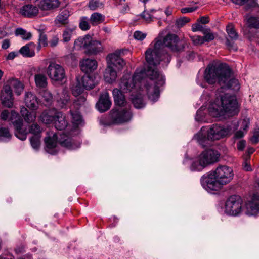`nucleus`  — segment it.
<instances>
[{
  "instance_id": "obj_1",
  "label": "nucleus",
  "mask_w": 259,
  "mask_h": 259,
  "mask_svg": "<svg viewBox=\"0 0 259 259\" xmlns=\"http://www.w3.org/2000/svg\"><path fill=\"white\" fill-rule=\"evenodd\" d=\"M163 32L160 33L158 37L155 39L153 48H149L145 52L146 60L148 64V67H151L152 69L157 70L155 66L159 64L160 61L165 60L169 62L170 57L164 50L167 47L173 52H178L182 51L184 48V44L179 42V38L175 34L169 33L161 40V35Z\"/></svg>"
},
{
  "instance_id": "obj_2",
  "label": "nucleus",
  "mask_w": 259,
  "mask_h": 259,
  "mask_svg": "<svg viewBox=\"0 0 259 259\" xmlns=\"http://www.w3.org/2000/svg\"><path fill=\"white\" fill-rule=\"evenodd\" d=\"M149 80L144 82L143 87H140L141 92H138L131 96V100L134 107L136 108H141L144 107L145 104L141 94H146L148 98L153 102H155L159 98L160 94L159 88L165 83L164 76L158 70L152 69L151 67H147L146 72Z\"/></svg>"
},
{
  "instance_id": "obj_3",
  "label": "nucleus",
  "mask_w": 259,
  "mask_h": 259,
  "mask_svg": "<svg viewBox=\"0 0 259 259\" xmlns=\"http://www.w3.org/2000/svg\"><path fill=\"white\" fill-rule=\"evenodd\" d=\"M232 168L220 165L215 170L203 175L201 179L202 187L207 191H218L222 186L229 183L233 179Z\"/></svg>"
},
{
  "instance_id": "obj_4",
  "label": "nucleus",
  "mask_w": 259,
  "mask_h": 259,
  "mask_svg": "<svg viewBox=\"0 0 259 259\" xmlns=\"http://www.w3.org/2000/svg\"><path fill=\"white\" fill-rule=\"evenodd\" d=\"M231 73L228 66L215 67L209 65L205 70L204 77L209 84L218 82L221 89L232 88L238 90L239 89L238 81L231 77Z\"/></svg>"
},
{
  "instance_id": "obj_5",
  "label": "nucleus",
  "mask_w": 259,
  "mask_h": 259,
  "mask_svg": "<svg viewBox=\"0 0 259 259\" xmlns=\"http://www.w3.org/2000/svg\"><path fill=\"white\" fill-rule=\"evenodd\" d=\"M209 114L214 117L227 115L232 116L238 112L236 97L229 94L218 91L217 97L208 107Z\"/></svg>"
},
{
  "instance_id": "obj_6",
  "label": "nucleus",
  "mask_w": 259,
  "mask_h": 259,
  "mask_svg": "<svg viewBox=\"0 0 259 259\" xmlns=\"http://www.w3.org/2000/svg\"><path fill=\"white\" fill-rule=\"evenodd\" d=\"M238 125H235L233 127L231 125L225 127L218 124H213L208 129L202 127L194 138L199 144L205 147L210 145L209 141L218 140L225 136L230 135L236 130Z\"/></svg>"
},
{
  "instance_id": "obj_7",
  "label": "nucleus",
  "mask_w": 259,
  "mask_h": 259,
  "mask_svg": "<svg viewBox=\"0 0 259 259\" xmlns=\"http://www.w3.org/2000/svg\"><path fill=\"white\" fill-rule=\"evenodd\" d=\"M113 96L116 107L110 112L112 122L119 124L130 121L132 118L130 105L126 102L122 91L114 89Z\"/></svg>"
},
{
  "instance_id": "obj_8",
  "label": "nucleus",
  "mask_w": 259,
  "mask_h": 259,
  "mask_svg": "<svg viewBox=\"0 0 259 259\" xmlns=\"http://www.w3.org/2000/svg\"><path fill=\"white\" fill-rule=\"evenodd\" d=\"M107 62L108 66L105 69L104 77L107 82L111 83L117 77V71H121L125 66V62L117 53L108 55Z\"/></svg>"
},
{
  "instance_id": "obj_9",
  "label": "nucleus",
  "mask_w": 259,
  "mask_h": 259,
  "mask_svg": "<svg viewBox=\"0 0 259 259\" xmlns=\"http://www.w3.org/2000/svg\"><path fill=\"white\" fill-rule=\"evenodd\" d=\"M147 71V69L140 71L137 70L133 76L130 74L124 75L119 83L120 90L124 93H131V96H133V94L138 92L137 87L139 84L146 82V80H143V77L144 74L146 75Z\"/></svg>"
},
{
  "instance_id": "obj_10",
  "label": "nucleus",
  "mask_w": 259,
  "mask_h": 259,
  "mask_svg": "<svg viewBox=\"0 0 259 259\" xmlns=\"http://www.w3.org/2000/svg\"><path fill=\"white\" fill-rule=\"evenodd\" d=\"M74 46L78 49L83 48L85 53L89 55H97L104 50V47L100 41L93 39L88 35L76 39Z\"/></svg>"
},
{
  "instance_id": "obj_11",
  "label": "nucleus",
  "mask_w": 259,
  "mask_h": 259,
  "mask_svg": "<svg viewBox=\"0 0 259 259\" xmlns=\"http://www.w3.org/2000/svg\"><path fill=\"white\" fill-rule=\"evenodd\" d=\"M219 157L220 153L217 150L211 149L204 150L192 163L190 169L192 171H200L208 165L217 162Z\"/></svg>"
},
{
  "instance_id": "obj_12",
  "label": "nucleus",
  "mask_w": 259,
  "mask_h": 259,
  "mask_svg": "<svg viewBox=\"0 0 259 259\" xmlns=\"http://www.w3.org/2000/svg\"><path fill=\"white\" fill-rule=\"evenodd\" d=\"M243 201L237 195H233L227 199L225 203V211L230 215L237 216L243 211Z\"/></svg>"
},
{
  "instance_id": "obj_13",
  "label": "nucleus",
  "mask_w": 259,
  "mask_h": 259,
  "mask_svg": "<svg viewBox=\"0 0 259 259\" xmlns=\"http://www.w3.org/2000/svg\"><path fill=\"white\" fill-rule=\"evenodd\" d=\"M46 72L52 81L62 82L66 77L65 71L63 66L54 62H50Z\"/></svg>"
},
{
  "instance_id": "obj_14",
  "label": "nucleus",
  "mask_w": 259,
  "mask_h": 259,
  "mask_svg": "<svg viewBox=\"0 0 259 259\" xmlns=\"http://www.w3.org/2000/svg\"><path fill=\"white\" fill-rule=\"evenodd\" d=\"M11 122L15 128V136L21 140L26 139V134L22 131L23 120L16 111L12 110L10 117Z\"/></svg>"
},
{
  "instance_id": "obj_15",
  "label": "nucleus",
  "mask_w": 259,
  "mask_h": 259,
  "mask_svg": "<svg viewBox=\"0 0 259 259\" xmlns=\"http://www.w3.org/2000/svg\"><path fill=\"white\" fill-rule=\"evenodd\" d=\"M226 30L229 37L226 38V45L227 48L230 50L236 51L237 48L235 45L234 41L237 39L238 35L233 25L232 24H229L226 26Z\"/></svg>"
},
{
  "instance_id": "obj_16",
  "label": "nucleus",
  "mask_w": 259,
  "mask_h": 259,
  "mask_svg": "<svg viewBox=\"0 0 259 259\" xmlns=\"http://www.w3.org/2000/svg\"><path fill=\"white\" fill-rule=\"evenodd\" d=\"M245 213L248 215L259 213V194H254L251 200L246 203Z\"/></svg>"
},
{
  "instance_id": "obj_17",
  "label": "nucleus",
  "mask_w": 259,
  "mask_h": 259,
  "mask_svg": "<svg viewBox=\"0 0 259 259\" xmlns=\"http://www.w3.org/2000/svg\"><path fill=\"white\" fill-rule=\"evenodd\" d=\"M1 100L3 105L8 108L13 106L14 98L12 91L8 85H4L2 91Z\"/></svg>"
},
{
  "instance_id": "obj_18",
  "label": "nucleus",
  "mask_w": 259,
  "mask_h": 259,
  "mask_svg": "<svg viewBox=\"0 0 259 259\" xmlns=\"http://www.w3.org/2000/svg\"><path fill=\"white\" fill-rule=\"evenodd\" d=\"M47 137L45 139L46 144V150L51 154L54 155L56 153V150L55 149L56 146L57 135L53 133H47Z\"/></svg>"
},
{
  "instance_id": "obj_19",
  "label": "nucleus",
  "mask_w": 259,
  "mask_h": 259,
  "mask_svg": "<svg viewBox=\"0 0 259 259\" xmlns=\"http://www.w3.org/2000/svg\"><path fill=\"white\" fill-rule=\"evenodd\" d=\"M111 104L109 94L105 92L101 95L99 100L96 104V107L100 112H104L110 108Z\"/></svg>"
},
{
  "instance_id": "obj_20",
  "label": "nucleus",
  "mask_w": 259,
  "mask_h": 259,
  "mask_svg": "<svg viewBox=\"0 0 259 259\" xmlns=\"http://www.w3.org/2000/svg\"><path fill=\"white\" fill-rule=\"evenodd\" d=\"M58 111L54 109L44 110L40 115L39 119L45 124H50L54 122Z\"/></svg>"
},
{
  "instance_id": "obj_21",
  "label": "nucleus",
  "mask_w": 259,
  "mask_h": 259,
  "mask_svg": "<svg viewBox=\"0 0 259 259\" xmlns=\"http://www.w3.org/2000/svg\"><path fill=\"white\" fill-rule=\"evenodd\" d=\"M24 102L26 107L31 110H36L38 108V98L31 92L25 93Z\"/></svg>"
},
{
  "instance_id": "obj_22",
  "label": "nucleus",
  "mask_w": 259,
  "mask_h": 259,
  "mask_svg": "<svg viewBox=\"0 0 259 259\" xmlns=\"http://www.w3.org/2000/svg\"><path fill=\"white\" fill-rule=\"evenodd\" d=\"M39 7L32 4L23 6L20 10V13L23 16L28 18L36 17L39 13Z\"/></svg>"
},
{
  "instance_id": "obj_23",
  "label": "nucleus",
  "mask_w": 259,
  "mask_h": 259,
  "mask_svg": "<svg viewBox=\"0 0 259 259\" xmlns=\"http://www.w3.org/2000/svg\"><path fill=\"white\" fill-rule=\"evenodd\" d=\"M98 66V63L95 59H85L80 63L81 70L85 72H92L96 70Z\"/></svg>"
},
{
  "instance_id": "obj_24",
  "label": "nucleus",
  "mask_w": 259,
  "mask_h": 259,
  "mask_svg": "<svg viewBox=\"0 0 259 259\" xmlns=\"http://www.w3.org/2000/svg\"><path fill=\"white\" fill-rule=\"evenodd\" d=\"M60 144L64 147L69 149L74 150L78 148L80 146L79 143H75L72 142V140L68 136L65 134L60 135V137L58 139Z\"/></svg>"
},
{
  "instance_id": "obj_25",
  "label": "nucleus",
  "mask_w": 259,
  "mask_h": 259,
  "mask_svg": "<svg viewBox=\"0 0 259 259\" xmlns=\"http://www.w3.org/2000/svg\"><path fill=\"white\" fill-rule=\"evenodd\" d=\"M5 85L9 86L12 90L13 88L17 95H20L24 89L23 84L19 80L14 78L9 79Z\"/></svg>"
},
{
  "instance_id": "obj_26",
  "label": "nucleus",
  "mask_w": 259,
  "mask_h": 259,
  "mask_svg": "<svg viewBox=\"0 0 259 259\" xmlns=\"http://www.w3.org/2000/svg\"><path fill=\"white\" fill-rule=\"evenodd\" d=\"M95 79L93 76L85 75L81 77L80 81L85 89L91 90L97 84V81H95Z\"/></svg>"
},
{
  "instance_id": "obj_27",
  "label": "nucleus",
  "mask_w": 259,
  "mask_h": 259,
  "mask_svg": "<svg viewBox=\"0 0 259 259\" xmlns=\"http://www.w3.org/2000/svg\"><path fill=\"white\" fill-rule=\"evenodd\" d=\"M20 113L24 121L28 123H32L36 119V112H30L24 106L21 108Z\"/></svg>"
},
{
  "instance_id": "obj_28",
  "label": "nucleus",
  "mask_w": 259,
  "mask_h": 259,
  "mask_svg": "<svg viewBox=\"0 0 259 259\" xmlns=\"http://www.w3.org/2000/svg\"><path fill=\"white\" fill-rule=\"evenodd\" d=\"M55 128L58 130H63L65 128L67 125V122L65 119V117L63 113L58 112L56 119L54 121Z\"/></svg>"
},
{
  "instance_id": "obj_29",
  "label": "nucleus",
  "mask_w": 259,
  "mask_h": 259,
  "mask_svg": "<svg viewBox=\"0 0 259 259\" xmlns=\"http://www.w3.org/2000/svg\"><path fill=\"white\" fill-rule=\"evenodd\" d=\"M69 11L64 10L62 11L54 20L55 24L58 26L65 25L68 22Z\"/></svg>"
},
{
  "instance_id": "obj_30",
  "label": "nucleus",
  "mask_w": 259,
  "mask_h": 259,
  "mask_svg": "<svg viewBox=\"0 0 259 259\" xmlns=\"http://www.w3.org/2000/svg\"><path fill=\"white\" fill-rule=\"evenodd\" d=\"M35 46L34 44L30 42L22 47L19 52L23 56L27 57H31L35 55V52L32 47Z\"/></svg>"
},
{
  "instance_id": "obj_31",
  "label": "nucleus",
  "mask_w": 259,
  "mask_h": 259,
  "mask_svg": "<svg viewBox=\"0 0 259 259\" xmlns=\"http://www.w3.org/2000/svg\"><path fill=\"white\" fill-rule=\"evenodd\" d=\"M34 80L36 85L38 88H44L47 85V78L44 74H36L34 76Z\"/></svg>"
},
{
  "instance_id": "obj_32",
  "label": "nucleus",
  "mask_w": 259,
  "mask_h": 259,
  "mask_svg": "<svg viewBox=\"0 0 259 259\" xmlns=\"http://www.w3.org/2000/svg\"><path fill=\"white\" fill-rule=\"evenodd\" d=\"M104 20V16L99 13H94L92 14L90 21L93 25H97L103 22Z\"/></svg>"
},
{
  "instance_id": "obj_33",
  "label": "nucleus",
  "mask_w": 259,
  "mask_h": 259,
  "mask_svg": "<svg viewBox=\"0 0 259 259\" xmlns=\"http://www.w3.org/2000/svg\"><path fill=\"white\" fill-rule=\"evenodd\" d=\"M69 97L65 90H63L60 95L59 99H57V102L61 108L64 107L68 102Z\"/></svg>"
},
{
  "instance_id": "obj_34",
  "label": "nucleus",
  "mask_w": 259,
  "mask_h": 259,
  "mask_svg": "<svg viewBox=\"0 0 259 259\" xmlns=\"http://www.w3.org/2000/svg\"><path fill=\"white\" fill-rule=\"evenodd\" d=\"M84 89L80 81L77 79L76 82L71 87L72 94L74 96H77L83 92Z\"/></svg>"
},
{
  "instance_id": "obj_35",
  "label": "nucleus",
  "mask_w": 259,
  "mask_h": 259,
  "mask_svg": "<svg viewBox=\"0 0 259 259\" xmlns=\"http://www.w3.org/2000/svg\"><path fill=\"white\" fill-rule=\"evenodd\" d=\"M72 123L74 127L76 128L80 125H82L83 121L82 117L78 112L71 113Z\"/></svg>"
},
{
  "instance_id": "obj_36",
  "label": "nucleus",
  "mask_w": 259,
  "mask_h": 259,
  "mask_svg": "<svg viewBox=\"0 0 259 259\" xmlns=\"http://www.w3.org/2000/svg\"><path fill=\"white\" fill-rule=\"evenodd\" d=\"M75 27L72 26L71 27L66 28L62 33L63 41L64 42H68L73 33L75 29Z\"/></svg>"
},
{
  "instance_id": "obj_37",
  "label": "nucleus",
  "mask_w": 259,
  "mask_h": 259,
  "mask_svg": "<svg viewBox=\"0 0 259 259\" xmlns=\"http://www.w3.org/2000/svg\"><path fill=\"white\" fill-rule=\"evenodd\" d=\"M37 30L39 32L38 49L40 50L42 47H45L47 45L48 41L47 36L44 33V31L40 29H37Z\"/></svg>"
},
{
  "instance_id": "obj_38",
  "label": "nucleus",
  "mask_w": 259,
  "mask_h": 259,
  "mask_svg": "<svg viewBox=\"0 0 259 259\" xmlns=\"http://www.w3.org/2000/svg\"><path fill=\"white\" fill-rule=\"evenodd\" d=\"M233 3L237 5H243L246 2H248V4L245 6V9L248 10L251 7H254L257 5L254 0H232Z\"/></svg>"
},
{
  "instance_id": "obj_39",
  "label": "nucleus",
  "mask_w": 259,
  "mask_h": 259,
  "mask_svg": "<svg viewBox=\"0 0 259 259\" xmlns=\"http://www.w3.org/2000/svg\"><path fill=\"white\" fill-rule=\"evenodd\" d=\"M11 138V135L8 129L6 127H0V142H6Z\"/></svg>"
},
{
  "instance_id": "obj_40",
  "label": "nucleus",
  "mask_w": 259,
  "mask_h": 259,
  "mask_svg": "<svg viewBox=\"0 0 259 259\" xmlns=\"http://www.w3.org/2000/svg\"><path fill=\"white\" fill-rule=\"evenodd\" d=\"M247 24L250 28H259V17H250L248 18L246 17Z\"/></svg>"
},
{
  "instance_id": "obj_41",
  "label": "nucleus",
  "mask_w": 259,
  "mask_h": 259,
  "mask_svg": "<svg viewBox=\"0 0 259 259\" xmlns=\"http://www.w3.org/2000/svg\"><path fill=\"white\" fill-rule=\"evenodd\" d=\"M204 42H209L213 40L215 38V34L211 32L209 28H207L202 32Z\"/></svg>"
},
{
  "instance_id": "obj_42",
  "label": "nucleus",
  "mask_w": 259,
  "mask_h": 259,
  "mask_svg": "<svg viewBox=\"0 0 259 259\" xmlns=\"http://www.w3.org/2000/svg\"><path fill=\"white\" fill-rule=\"evenodd\" d=\"M16 35H21L23 39L28 40L31 38L32 34L30 32H28L24 29L20 28H17L15 31Z\"/></svg>"
},
{
  "instance_id": "obj_43",
  "label": "nucleus",
  "mask_w": 259,
  "mask_h": 259,
  "mask_svg": "<svg viewBox=\"0 0 259 259\" xmlns=\"http://www.w3.org/2000/svg\"><path fill=\"white\" fill-rule=\"evenodd\" d=\"M30 143L32 148L34 149L37 150L40 146V136L39 135H34L30 139Z\"/></svg>"
},
{
  "instance_id": "obj_44",
  "label": "nucleus",
  "mask_w": 259,
  "mask_h": 259,
  "mask_svg": "<svg viewBox=\"0 0 259 259\" xmlns=\"http://www.w3.org/2000/svg\"><path fill=\"white\" fill-rule=\"evenodd\" d=\"M41 96L48 104H50L53 100V96L51 93L47 90H44L41 93Z\"/></svg>"
},
{
  "instance_id": "obj_45",
  "label": "nucleus",
  "mask_w": 259,
  "mask_h": 259,
  "mask_svg": "<svg viewBox=\"0 0 259 259\" xmlns=\"http://www.w3.org/2000/svg\"><path fill=\"white\" fill-rule=\"evenodd\" d=\"M79 27L81 30L84 31L90 29V25L88 22V19L87 17H82L81 18L79 23Z\"/></svg>"
},
{
  "instance_id": "obj_46",
  "label": "nucleus",
  "mask_w": 259,
  "mask_h": 259,
  "mask_svg": "<svg viewBox=\"0 0 259 259\" xmlns=\"http://www.w3.org/2000/svg\"><path fill=\"white\" fill-rule=\"evenodd\" d=\"M102 4L98 0H91L89 4V7L92 10H95L102 7Z\"/></svg>"
},
{
  "instance_id": "obj_47",
  "label": "nucleus",
  "mask_w": 259,
  "mask_h": 259,
  "mask_svg": "<svg viewBox=\"0 0 259 259\" xmlns=\"http://www.w3.org/2000/svg\"><path fill=\"white\" fill-rule=\"evenodd\" d=\"M190 21V19L183 17L177 20L176 24L178 27H182Z\"/></svg>"
},
{
  "instance_id": "obj_48",
  "label": "nucleus",
  "mask_w": 259,
  "mask_h": 259,
  "mask_svg": "<svg viewBox=\"0 0 259 259\" xmlns=\"http://www.w3.org/2000/svg\"><path fill=\"white\" fill-rule=\"evenodd\" d=\"M205 115V113L203 112V108L201 107L197 111L195 119L198 121L205 122L206 121Z\"/></svg>"
},
{
  "instance_id": "obj_49",
  "label": "nucleus",
  "mask_w": 259,
  "mask_h": 259,
  "mask_svg": "<svg viewBox=\"0 0 259 259\" xmlns=\"http://www.w3.org/2000/svg\"><path fill=\"white\" fill-rule=\"evenodd\" d=\"M41 132V129L40 126L37 124H33L30 128V132L33 134L34 135H38Z\"/></svg>"
},
{
  "instance_id": "obj_50",
  "label": "nucleus",
  "mask_w": 259,
  "mask_h": 259,
  "mask_svg": "<svg viewBox=\"0 0 259 259\" xmlns=\"http://www.w3.org/2000/svg\"><path fill=\"white\" fill-rule=\"evenodd\" d=\"M191 38L194 44L195 45H202L204 43L203 36L198 35L192 36H191Z\"/></svg>"
},
{
  "instance_id": "obj_51",
  "label": "nucleus",
  "mask_w": 259,
  "mask_h": 259,
  "mask_svg": "<svg viewBox=\"0 0 259 259\" xmlns=\"http://www.w3.org/2000/svg\"><path fill=\"white\" fill-rule=\"evenodd\" d=\"M207 28L203 27L202 25L199 23H195L192 26V30L194 32L201 31L203 32L205 29Z\"/></svg>"
},
{
  "instance_id": "obj_52",
  "label": "nucleus",
  "mask_w": 259,
  "mask_h": 259,
  "mask_svg": "<svg viewBox=\"0 0 259 259\" xmlns=\"http://www.w3.org/2000/svg\"><path fill=\"white\" fill-rule=\"evenodd\" d=\"M146 36V34L140 31H136L134 33V37L138 40H143Z\"/></svg>"
},
{
  "instance_id": "obj_53",
  "label": "nucleus",
  "mask_w": 259,
  "mask_h": 259,
  "mask_svg": "<svg viewBox=\"0 0 259 259\" xmlns=\"http://www.w3.org/2000/svg\"><path fill=\"white\" fill-rule=\"evenodd\" d=\"M250 141L253 144H256L259 142V130H256L250 138Z\"/></svg>"
},
{
  "instance_id": "obj_54",
  "label": "nucleus",
  "mask_w": 259,
  "mask_h": 259,
  "mask_svg": "<svg viewBox=\"0 0 259 259\" xmlns=\"http://www.w3.org/2000/svg\"><path fill=\"white\" fill-rule=\"evenodd\" d=\"M249 125V119L248 118H244L241 121V128L245 131L248 128Z\"/></svg>"
},
{
  "instance_id": "obj_55",
  "label": "nucleus",
  "mask_w": 259,
  "mask_h": 259,
  "mask_svg": "<svg viewBox=\"0 0 259 259\" xmlns=\"http://www.w3.org/2000/svg\"><path fill=\"white\" fill-rule=\"evenodd\" d=\"M11 115V113L10 114L8 110H5L3 111L1 113V118L2 119H3L4 120H6L8 118H9V119H10ZM10 120L11 121V120Z\"/></svg>"
},
{
  "instance_id": "obj_56",
  "label": "nucleus",
  "mask_w": 259,
  "mask_h": 259,
  "mask_svg": "<svg viewBox=\"0 0 259 259\" xmlns=\"http://www.w3.org/2000/svg\"><path fill=\"white\" fill-rule=\"evenodd\" d=\"M141 16L147 22H149L152 20V16L148 12L144 11Z\"/></svg>"
},
{
  "instance_id": "obj_57",
  "label": "nucleus",
  "mask_w": 259,
  "mask_h": 259,
  "mask_svg": "<svg viewBox=\"0 0 259 259\" xmlns=\"http://www.w3.org/2000/svg\"><path fill=\"white\" fill-rule=\"evenodd\" d=\"M246 145V142L244 140H241L237 143V148L239 151L243 150Z\"/></svg>"
},
{
  "instance_id": "obj_58",
  "label": "nucleus",
  "mask_w": 259,
  "mask_h": 259,
  "mask_svg": "<svg viewBox=\"0 0 259 259\" xmlns=\"http://www.w3.org/2000/svg\"><path fill=\"white\" fill-rule=\"evenodd\" d=\"M197 9V7H186L181 9V12L182 13H191Z\"/></svg>"
},
{
  "instance_id": "obj_59",
  "label": "nucleus",
  "mask_w": 259,
  "mask_h": 259,
  "mask_svg": "<svg viewBox=\"0 0 259 259\" xmlns=\"http://www.w3.org/2000/svg\"><path fill=\"white\" fill-rule=\"evenodd\" d=\"M59 41V38L57 35H54L52 37L50 41V44L51 47H55L58 44Z\"/></svg>"
},
{
  "instance_id": "obj_60",
  "label": "nucleus",
  "mask_w": 259,
  "mask_h": 259,
  "mask_svg": "<svg viewBox=\"0 0 259 259\" xmlns=\"http://www.w3.org/2000/svg\"><path fill=\"white\" fill-rule=\"evenodd\" d=\"M244 135V133L241 130L237 131L234 134V138L235 139H240L243 137Z\"/></svg>"
},
{
  "instance_id": "obj_61",
  "label": "nucleus",
  "mask_w": 259,
  "mask_h": 259,
  "mask_svg": "<svg viewBox=\"0 0 259 259\" xmlns=\"http://www.w3.org/2000/svg\"><path fill=\"white\" fill-rule=\"evenodd\" d=\"M86 101V97H85L84 95H83L82 96H80L76 100V103L77 104L81 105L82 104H83Z\"/></svg>"
},
{
  "instance_id": "obj_62",
  "label": "nucleus",
  "mask_w": 259,
  "mask_h": 259,
  "mask_svg": "<svg viewBox=\"0 0 259 259\" xmlns=\"http://www.w3.org/2000/svg\"><path fill=\"white\" fill-rule=\"evenodd\" d=\"M10 45V42L9 39H6L3 41L2 48L4 49H8Z\"/></svg>"
},
{
  "instance_id": "obj_63",
  "label": "nucleus",
  "mask_w": 259,
  "mask_h": 259,
  "mask_svg": "<svg viewBox=\"0 0 259 259\" xmlns=\"http://www.w3.org/2000/svg\"><path fill=\"white\" fill-rule=\"evenodd\" d=\"M243 168L245 171H247L251 170V168L250 166V165L248 164L247 159L243 163Z\"/></svg>"
},
{
  "instance_id": "obj_64",
  "label": "nucleus",
  "mask_w": 259,
  "mask_h": 259,
  "mask_svg": "<svg viewBox=\"0 0 259 259\" xmlns=\"http://www.w3.org/2000/svg\"><path fill=\"white\" fill-rule=\"evenodd\" d=\"M17 53L16 52H12L8 54L6 59L7 60H13L17 56Z\"/></svg>"
}]
</instances>
